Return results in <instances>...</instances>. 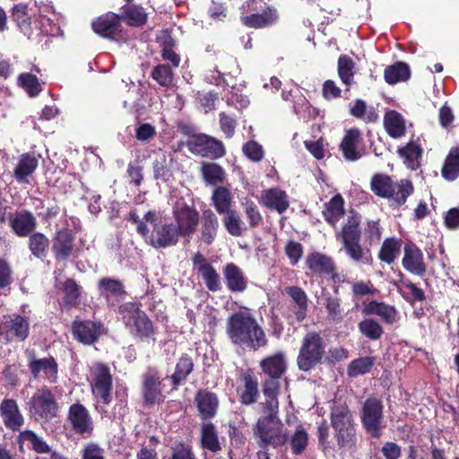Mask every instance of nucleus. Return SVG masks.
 <instances>
[{
	"mask_svg": "<svg viewBox=\"0 0 459 459\" xmlns=\"http://www.w3.org/2000/svg\"><path fill=\"white\" fill-rule=\"evenodd\" d=\"M227 334L234 343L256 351L267 343L265 333L247 311H238L227 320Z\"/></svg>",
	"mask_w": 459,
	"mask_h": 459,
	"instance_id": "nucleus-1",
	"label": "nucleus"
},
{
	"mask_svg": "<svg viewBox=\"0 0 459 459\" xmlns=\"http://www.w3.org/2000/svg\"><path fill=\"white\" fill-rule=\"evenodd\" d=\"M264 416L260 417L256 422L255 435L259 439L261 445L278 447L287 442V433L283 429V425L278 418L279 402L278 399L272 398L265 400L261 403Z\"/></svg>",
	"mask_w": 459,
	"mask_h": 459,
	"instance_id": "nucleus-2",
	"label": "nucleus"
},
{
	"mask_svg": "<svg viewBox=\"0 0 459 459\" xmlns=\"http://www.w3.org/2000/svg\"><path fill=\"white\" fill-rule=\"evenodd\" d=\"M260 367L266 377L263 384V393L265 400L278 399L281 377L287 368L284 353L279 351L264 358L261 360Z\"/></svg>",
	"mask_w": 459,
	"mask_h": 459,
	"instance_id": "nucleus-3",
	"label": "nucleus"
},
{
	"mask_svg": "<svg viewBox=\"0 0 459 459\" xmlns=\"http://www.w3.org/2000/svg\"><path fill=\"white\" fill-rule=\"evenodd\" d=\"M331 425L335 431L339 446L351 447L353 445L355 429L352 415L345 404H334L331 412Z\"/></svg>",
	"mask_w": 459,
	"mask_h": 459,
	"instance_id": "nucleus-4",
	"label": "nucleus"
},
{
	"mask_svg": "<svg viewBox=\"0 0 459 459\" xmlns=\"http://www.w3.org/2000/svg\"><path fill=\"white\" fill-rule=\"evenodd\" d=\"M28 412L36 420L49 421L57 415L58 405L51 390L39 389L27 402Z\"/></svg>",
	"mask_w": 459,
	"mask_h": 459,
	"instance_id": "nucleus-5",
	"label": "nucleus"
},
{
	"mask_svg": "<svg viewBox=\"0 0 459 459\" xmlns=\"http://www.w3.org/2000/svg\"><path fill=\"white\" fill-rule=\"evenodd\" d=\"M119 314L128 330L134 335L149 337L152 332V324L146 314L134 303H126L119 307Z\"/></svg>",
	"mask_w": 459,
	"mask_h": 459,
	"instance_id": "nucleus-6",
	"label": "nucleus"
},
{
	"mask_svg": "<svg viewBox=\"0 0 459 459\" xmlns=\"http://www.w3.org/2000/svg\"><path fill=\"white\" fill-rule=\"evenodd\" d=\"M325 354L323 340L316 333H307L302 342L297 359L299 369L307 371L317 365Z\"/></svg>",
	"mask_w": 459,
	"mask_h": 459,
	"instance_id": "nucleus-7",
	"label": "nucleus"
},
{
	"mask_svg": "<svg viewBox=\"0 0 459 459\" xmlns=\"http://www.w3.org/2000/svg\"><path fill=\"white\" fill-rule=\"evenodd\" d=\"M173 218L176 221V228L182 237L190 238L195 232L199 213L194 206L187 204L184 200H178L173 206ZM189 241V239H187Z\"/></svg>",
	"mask_w": 459,
	"mask_h": 459,
	"instance_id": "nucleus-8",
	"label": "nucleus"
},
{
	"mask_svg": "<svg viewBox=\"0 0 459 459\" xmlns=\"http://www.w3.org/2000/svg\"><path fill=\"white\" fill-rule=\"evenodd\" d=\"M91 392L98 403L108 404L111 402L112 376L103 363L95 364L91 369Z\"/></svg>",
	"mask_w": 459,
	"mask_h": 459,
	"instance_id": "nucleus-9",
	"label": "nucleus"
},
{
	"mask_svg": "<svg viewBox=\"0 0 459 459\" xmlns=\"http://www.w3.org/2000/svg\"><path fill=\"white\" fill-rule=\"evenodd\" d=\"M152 232L148 230L144 241L154 248H167L178 244L179 237L178 229L172 222H154L152 224Z\"/></svg>",
	"mask_w": 459,
	"mask_h": 459,
	"instance_id": "nucleus-10",
	"label": "nucleus"
},
{
	"mask_svg": "<svg viewBox=\"0 0 459 459\" xmlns=\"http://www.w3.org/2000/svg\"><path fill=\"white\" fill-rule=\"evenodd\" d=\"M383 408L382 402L375 397L368 398L362 405L361 421L367 432L373 437H379L381 435Z\"/></svg>",
	"mask_w": 459,
	"mask_h": 459,
	"instance_id": "nucleus-11",
	"label": "nucleus"
},
{
	"mask_svg": "<svg viewBox=\"0 0 459 459\" xmlns=\"http://www.w3.org/2000/svg\"><path fill=\"white\" fill-rule=\"evenodd\" d=\"M30 331L29 321L20 315L5 316L0 324V337L6 342L24 341Z\"/></svg>",
	"mask_w": 459,
	"mask_h": 459,
	"instance_id": "nucleus-12",
	"label": "nucleus"
},
{
	"mask_svg": "<svg viewBox=\"0 0 459 459\" xmlns=\"http://www.w3.org/2000/svg\"><path fill=\"white\" fill-rule=\"evenodd\" d=\"M29 369L32 376L37 378L42 377L50 384L57 381L58 367L53 357L37 359L33 351H27Z\"/></svg>",
	"mask_w": 459,
	"mask_h": 459,
	"instance_id": "nucleus-13",
	"label": "nucleus"
},
{
	"mask_svg": "<svg viewBox=\"0 0 459 459\" xmlns=\"http://www.w3.org/2000/svg\"><path fill=\"white\" fill-rule=\"evenodd\" d=\"M189 150L202 157L221 158L225 154L222 143L211 136L201 134L189 143Z\"/></svg>",
	"mask_w": 459,
	"mask_h": 459,
	"instance_id": "nucleus-14",
	"label": "nucleus"
},
{
	"mask_svg": "<svg viewBox=\"0 0 459 459\" xmlns=\"http://www.w3.org/2000/svg\"><path fill=\"white\" fill-rule=\"evenodd\" d=\"M402 264L403 268L412 274L423 276L426 273L422 251L414 244L408 243L403 248Z\"/></svg>",
	"mask_w": 459,
	"mask_h": 459,
	"instance_id": "nucleus-15",
	"label": "nucleus"
},
{
	"mask_svg": "<svg viewBox=\"0 0 459 459\" xmlns=\"http://www.w3.org/2000/svg\"><path fill=\"white\" fill-rule=\"evenodd\" d=\"M341 150L344 158L355 161L362 157L364 150L360 132L356 128L348 130L342 141Z\"/></svg>",
	"mask_w": 459,
	"mask_h": 459,
	"instance_id": "nucleus-16",
	"label": "nucleus"
},
{
	"mask_svg": "<svg viewBox=\"0 0 459 459\" xmlns=\"http://www.w3.org/2000/svg\"><path fill=\"white\" fill-rule=\"evenodd\" d=\"M104 332L101 324L91 321L74 322L73 325V333L79 342L85 344H91Z\"/></svg>",
	"mask_w": 459,
	"mask_h": 459,
	"instance_id": "nucleus-17",
	"label": "nucleus"
},
{
	"mask_svg": "<svg viewBox=\"0 0 459 459\" xmlns=\"http://www.w3.org/2000/svg\"><path fill=\"white\" fill-rule=\"evenodd\" d=\"M160 379V376L154 370L143 376V394L146 404L152 405L162 400Z\"/></svg>",
	"mask_w": 459,
	"mask_h": 459,
	"instance_id": "nucleus-18",
	"label": "nucleus"
},
{
	"mask_svg": "<svg viewBox=\"0 0 459 459\" xmlns=\"http://www.w3.org/2000/svg\"><path fill=\"white\" fill-rule=\"evenodd\" d=\"M0 413L6 428L15 431L24 423L16 402L13 399H5L0 403Z\"/></svg>",
	"mask_w": 459,
	"mask_h": 459,
	"instance_id": "nucleus-19",
	"label": "nucleus"
},
{
	"mask_svg": "<svg viewBox=\"0 0 459 459\" xmlns=\"http://www.w3.org/2000/svg\"><path fill=\"white\" fill-rule=\"evenodd\" d=\"M195 401L202 419L208 420L216 415L219 401L215 394L207 390H200L197 392Z\"/></svg>",
	"mask_w": 459,
	"mask_h": 459,
	"instance_id": "nucleus-20",
	"label": "nucleus"
},
{
	"mask_svg": "<svg viewBox=\"0 0 459 459\" xmlns=\"http://www.w3.org/2000/svg\"><path fill=\"white\" fill-rule=\"evenodd\" d=\"M39 157L34 152L21 155L13 170V176L19 183H29V177L38 168Z\"/></svg>",
	"mask_w": 459,
	"mask_h": 459,
	"instance_id": "nucleus-21",
	"label": "nucleus"
},
{
	"mask_svg": "<svg viewBox=\"0 0 459 459\" xmlns=\"http://www.w3.org/2000/svg\"><path fill=\"white\" fill-rule=\"evenodd\" d=\"M119 20L118 15L108 13L94 20L91 27L95 33L105 38H112L119 31Z\"/></svg>",
	"mask_w": 459,
	"mask_h": 459,
	"instance_id": "nucleus-22",
	"label": "nucleus"
},
{
	"mask_svg": "<svg viewBox=\"0 0 459 459\" xmlns=\"http://www.w3.org/2000/svg\"><path fill=\"white\" fill-rule=\"evenodd\" d=\"M223 275L228 289L232 292H242L247 288V279L243 271L235 264H227Z\"/></svg>",
	"mask_w": 459,
	"mask_h": 459,
	"instance_id": "nucleus-23",
	"label": "nucleus"
},
{
	"mask_svg": "<svg viewBox=\"0 0 459 459\" xmlns=\"http://www.w3.org/2000/svg\"><path fill=\"white\" fill-rule=\"evenodd\" d=\"M69 420L76 433L83 434L92 430V421L88 411L82 404H73L69 409Z\"/></svg>",
	"mask_w": 459,
	"mask_h": 459,
	"instance_id": "nucleus-24",
	"label": "nucleus"
},
{
	"mask_svg": "<svg viewBox=\"0 0 459 459\" xmlns=\"http://www.w3.org/2000/svg\"><path fill=\"white\" fill-rule=\"evenodd\" d=\"M360 216L351 211L348 213L346 221L344 222L341 230L337 231L335 236L341 242H347V240H359L360 239Z\"/></svg>",
	"mask_w": 459,
	"mask_h": 459,
	"instance_id": "nucleus-25",
	"label": "nucleus"
},
{
	"mask_svg": "<svg viewBox=\"0 0 459 459\" xmlns=\"http://www.w3.org/2000/svg\"><path fill=\"white\" fill-rule=\"evenodd\" d=\"M306 265L314 273L320 275L332 274L335 269L333 260L318 252L311 253L307 256Z\"/></svg>",
	"mask_w": 459,
	"mask_h": 459,
	"instance_id": "nucleus-26",
	"label": "nucleus"
},
{
	"mask_svg": "<svg viewBox=\"0 0 459 459\" xmlns=\"http://www.w3.org/2000/svg\"><path fill=\"white\" fill-rule=\"evenodd\" d=\"M262 204L279 213L284 212L289 207V200L284 191L278 188H270L264 192Z\"/></svg>",
	"mask_w": 459,
	"mask_h": 459,
	"instance_id": "nucleus-27",
	"label": "nucleus"
},
{
	"mask_svg": "<svg viewBox=\"0 0 459 459\" xmlns=\"http://www.w3.org/2000/svg\"><path fill=\"white\" fill-rule=\"evenodd\" d=\"M278 18L275 9L267 8L263 13H255L250 15H242L241 21L244 25L260 29L273 24Z\"/></svg>",
	"mask_w": 459,
	"mask_h": 459,
	"instance_id": "nucleus-28",
	"label": "nucleus"
},
{
	"mask_svg": "<svg viewBox=\"0 0 459 459\" xmlns=\"http://www.w3.org/2000/svg\"><path fill=\"white\" fill-rule=\"evenodd\" d=\"M397 152L408 169L416 170L420 168L423 150L419 143L410 142L405 146L399 148Z\"/></svg>",
	"mask_w": 459,
	"mask_h": 459,
	"instance_id": "nucleus-29",
	"label": "nucleus"
},
{
	"mask_svg": "<svg viewBox=\"0 0 459 459\" xmlns=\"http://www.w3.org/2000/svg\"><path fill=\"white\" fill-rule=\"evenodd\" d=\"M11 227L19 237L28 236L37 226L36 218L30 212H22L11 220Z\"/></svg>",
	"mask_w": 459,
	"mask_h": 459,
	"instance_id": "nucleus-30",
	"label": "nucleus"
},
{
	"mask_svg": "<svg viewBox=\"0 0 459 459\" xmlns=\"http://www.w3.org/2000/svg\"><path fill=\"white\" fill-rule=\"evenodd\" d=\"M384 126L387 134L393 138H401L405 134V120L395 110H389L385 114Z\"/></svg>",
	"mask_w": 459,
	"mask_h": 459,
	"instance_id": "nucleus-31",
	"label": "nucleus"
},
{
	"mask_svg": "<svg viewBox=\"0 0 459 459\" xmlns=\"http://www.w3.org/2000/svg\"><path fill=\"white\" fill-rule=\"evenodd\" d=\"M344 200L341 195H335L325 204L323 214L325 220L335 227L340 219L344 215Z\"/></svg>",
	"mask_w": 459,
	"mask_h": 459,
	"instance_id": "nucleus-32",
	"label": "nucleus"
},
{
	"mask_svg": "<svg viewBox=\"0 0 459 459\" xmlns=\"http://www.w3.org/2000/svg\"><path fill=\"white\" fill-rule=\"evenodd\" d=\"M73 242L74 236L71 230L63 229L56 232L53 248L58 259H66L71 255Z\"/></svg>",
	"mask_w": 459,
	"mask_h": 459,
	"instance_id": "nucleus-33",
	"label": "nucleus"
},
{
	"mask_svg": "<svg viewBox=\"0 0 459 459\" xmlns=\"http://www.w3.org/2000/svg\"><path fill=\"white\" fill-rule=\"evenodd\" d=\"M363 312L367 315H377L388 324L396 321L397 312L395 308L383 302L371 301L365 306Z\"/></svg>",
	"mask_w": 459,
	"mask_h": 459,
	"instance_id": "nucleus-34",
	"label": "nucleus"
},
{
	"mask_svg": "<svg viewBox=\"0 0 459 459\" xmlns=\"http://www.w3.org/2000/svg\"><path fill=\"white\" fill-rule=\"evenodd\" d=\"M99 292L108 303L113 304L112 299H117L124 295L125 290L122 283L114 279L103 278L99 281Z\"/></svg>",
	"mask_w": 459,
	"mask_h": 459,
	"instance_id": "nucleus-35",
	"label": "nucleus"
},
{
	"mask_svg": "<svg viewBox=\"0 0 459 459\" xmlns=\"http://www.w3.org/2000/svg\"><path fill=\"white\" fill-rule=\"evenodd\" d=\"M218 227L219 222L214 213L210 210L204 211L203 212L201 238L205 244L212 243L217 235Z\"/></svg>",
	"mask_w": 459,
	"mask_h": 459,
	"instance_id": "nucleus-36",
	"label": "nucleus"
},
{
	"mask_svg": "<svg viewBox=\"0 0 459 459\" xmlns=\"http://www.w3.org/2000/svg\"><path fill=\"white\" fill-rule=\"evenodd\" d=\"M201 174L204 182L208 185L221 184L226 179V173L222 167L212 162H203Z\"/></svg>",
	"mask_w": 459,
	"mask_h": 459,
	"instance_id": "nucleus-37",
	"label": "nucleus"
},
{
	"mask_svg": "<svg viewBox=\"0 0 459 459\" xmlns=\"http://www.w3.org/2000/svg\"><path fill=\"white\" fill-rule=\"evenodd\" d=\"M394 183L387 175L376 174L371 178L370 186L376 195L387 199V197L393 196L390 191Z\"/></svg>",
	"mask_w": 459,
	"mask_h": 459,
	"instance_id": "nucleus-38",
	"label": "nucleus"
},
{
	"mask_svg": "<svg viewBox=\"0 0 459 459\" xmlns=\"http://www.w3.org/2000/svg\"><path fill=\"white\" fill-rule=\"evenodd\" d=\"M401 240L389 238L384 240L378 253V258L388 264H391L398 257L401 251Z\"/></svg>",
	"mask_w": 459,
	"mask_h": 459,
	"instance_id": "nucleus-39",
	"label": "nucleus"
},
{
	"mask_svg": "<svg viewBox=\"0 0 459 459\" xmlns=\"http://www.w3.org/2000/svg\"><path fill=\"white\" fill-rule=\"evenodd\" d=\"M342 243L347 255L353 261L366 264L372 262L369 251L362 248L359 240H347V242Z\"/></svg>",
	"mask_w": 459,
	"mask_h": 459,
	"instance_id": "nucleus-40",
	"label": "nucleus"
},
{
	"mask_svg": "<svg viewBox=\"0 0 459 459\" xmlns=\"http://www.w3.org/2000/svg\"><path fill=\"white\" fill-rule=\"evenodd\" d=\"M385 80L389 84L407 81L411 73L408 65L403 62L395 63L385 69Z\"/></svg>",
	"mask_w": 459,
	"mask_h": 459,
	"instance_id": "nucleus-41",
	"label": "nucleus"
},
{
	"mask_svg": "<svg viewBox=\"0 0 459 459\" xmlns=\"http://www.w3.org/2000/svg\"><path fill=\"white\" fill-rule=\"evenodd\" d=\"M390 192L393 196H389L387 199L397 205H403L405 204L407 198L412 194L413 186L411 181L407 179H401L394 184V187H392Z\"/></svg>",
	"mask_w": 459,
	"mask_h": 459,
	"instance_id": "nucleus-42",
	"label": "nucleus"
},
{
	"mask_svg": "<svg viewBox=\"0 0 459 459\" xmlns=\"http://www.w3.org/2000/svg\"><path fill=\"white\" fill-rule=\"evenodd\" d=\"M350 112L353 117L366 123L376 122L378 118L376 109L373 107H368L366 102L361 100H357L351 104Z\"/></svg>",
	"mask_w": 459,
	"mask_h": 459,
	"instance_id": "nucleus-43",
	"label": "nucleus"
},
{
	"mask_svg": "<svg viewBox=\"0 0 459 459\" xmlns=\"http://www.w3.org/2000/svg\"><path fill=\"white\" fill-rule=\"evenodd\" d=\"M171 163L172 158L170 155H167L162 152H159L153 162L154 178L163 181L169 180L171 177Z\"/></svg>",
	"mask_w": 459,
	"mask_h": 459,
	"instance_id": "nucleus-44",
	"label": "nucleus"
},
{
	"mask_svg": "<svg viewBox=\"0 0 459 459\" xmlns=\"http://www.w3.org/2000/svg\"><path fill=\"white\" fill-rule=\"evenodd\" d=\"M399 293L409 302L422 301L424 291L410 281L402 280L394 283Z\"/></svg>",
	"mask_w": 459,
	"mask_h": 459,
	"instance_id": "nucleus-45",
	"label": "nucleus"
},
{
	"mask_svg": "<svg viewBox=\"0 0 459 459\" xmlns=\"http://www.w3.org/2000/svg\"><path fill=\"white\" fill-rule=\"evenodd\" d=\"M354 68L353 60L346 55H342L338 59V75L348 88L354 82Z\"/></svg>",
	"mask_w": 459,
	"mask_h": 459,
	"instance_id": "nucleus-46",
	"label": "nucleus"
},
{
	"mask_svg": "<svg viewBox=\"0 0 459 459\" xmlns=\"http://www.w3.org/2000/svg\"><path fill=\"white\" fill-rule=\"evenodd\" d=\"M201 442L203 447L212 452L221 449L215 427L212 423H204L201 429Z\"/></svg>",
	"mask_w": 459,
	"mask_h": 459,
	"instance_id": "nucleus-47",
	"label": "nucleus"
},
{
	"mask_svg": "<svg viewBox=\"0 0 459 459\" xmlns=\"http://www.w3.org/2000/svg\"><path fill=\"white\" fill-rule=\"evenodd\" d=\"M442 175L447 180H455L459 176V148L449 152L442 169Z\"/></svg>",
	"mask_w": 459,
	"mask_h": 459,
	"instance_id": "nucleus-48",
	"label": "nucleus"
},
{
	"mask_svg": "<svg viewBox=\"0 0 459 459\" xmlns=\"http://www.w3.org/2000/svg\"><path fill=\"white\" fill-rule=\"evenodd\" d=\"M128 220L136 225V231L143 238L147 235V231L149 230L147 223L153 224L158 221V213L155 211L147 212L143 219L134 212L129 213Z\"/></svg>",
	"mask_w": 459,
	"mask_h": 459,
	"instance_id": "nucleus-49",
	"label": "nucleus"
},
{
	"mask_svg": "<svg viewBox=\"0 0 459 459\" xmlns=\"http://www.w3.org/2000/svg\"><path fill=\"white\" fill-rule=\"evenodd\" d=\"M13 16L21 31L30 37L32 34V26L27 14V5L23 4H16L13 7Z\"/></svg>",
	"mask_w": 459,
	"mask_h": 459,
	"instance_id": "nucleus-50",
	"label": "nucleus"
},
{
	"mask_svg": "<svg viewBox=\"0 0 459 459\" xmlns=\"http://www.w3.org/2000/svg\"><path fill=\"white\" fill-rule=\"evenodd\" d=\"M308 444V434L303 426L296 427L294 433L290 437V446L294 455H300Z\"/></svg>",
	"mask_w": 459,
	"mask_h": 459,
	"instance_id": "nucleus-51",
	"label": "nucleus"
},
{
	"mask_svg": "<svg viewBox=\"0 0 459 459\" xmlns=\"http://www.w3.org/2000/svg\"><path fill=\"white\" fill-rule=\"evenodd\" d=\"M286 293L293 299L298 305L299 311L297 312V318L302 320L305 317L307 307V297L305 291L299 287H288L285 289Z\"/></svg>",
	"mask_w": 459,
	"mask_h": 459,
	"instance_id": "nucleus-52",
	"label": "nucleus"
},
{
	"mask_svg": "<svg viewBox=\"0 0 459 459\" xmlns=\"http://www.w3.org/2000/svg\"><path fill=\"white\" fill-rule=\"evenodd\" d=\"M18 84L30 97H35L42 91L37 76L30 73L21 74L18 77Z\"/></svg>",
	"mask_w": 459,
	"mask_h": 459,
	"instance_id": "nucleus-53",
	"label": "nucleus"
},
{
	"mask_svg": "<svg viewBox=\"0 0 459 459\" xmlns=\"http://www.w3.org/2000/svg\"><path fill=\"white\" fill-rule=\"evenodd\" d=\"M132 26H141L146 22V13L143 8L135 5H127L124 7L123 14L120 17Z\"/></svg>",
	"mask_w": 459,
	"mask_h": 459,
	"instance_id": "nucleus-54",
	"label": "nucleus"
},
{
	"mask_svg": "<svg viewBox=\"0 0 459 459\" xmlns=\"http://www.w3.org/2000/svg\"><path fill=\"white\" fill-rule=\"evenodd\" d=\"M193 368L194 363L192 359L186 355L182 356L177 363L176 370L171 377L173 384L177 385L182 380H185L186 377L192 372Z\"/></svg>",
	"mask_w": 459,
	"mask_h": 459,
	"instance_id": "nucleus-55",
	"label": "nucleus"
},
{
	"mask_svg": "<svg viewBox=\"0 0 459 459\" xmlns=\"http://www.w3.org/2000/svg\"><path fill=\"white\" fill-rule=\"evenodd\" d=\"M212 202L219 213L228 212L231 204V195L227 188L217 187L212 195Z\"/></svg>",
	"mask_w": 459,
	"mask_h": 459,
	"instance_id": "nucleus-56",
	"label": "nucleus"
},
{
	"mask_svg": "<svg viewBox=\"0 0 459 459\" xmlns=\"http://www.w3.org/2000/svg\"><path fill=\"white\" fill-rule=\"evenodd\" d=\"M19 440L22 443H24L26 441L30 442L32 448L37 453L42 454V453L51 452L49 446L43 440V438L37 436L31 430H24V431L21 432L19 435Z\"/></svg>",
	"mask_w": 459,
	"mask_h": 459,
	"instance_id": "nucleus-57",
	"label": "nucleus"
},
{
	"mask_svg": "<svg viewBox=\"0 0 459 459\" xmlns=\"http://www.w3.org/2000/svg\"><path fill=\"white\" fill-rule=\"evenodd\" d=\"M360 333L370 340H379L384 333L382 326L376 320L368 318L359 324Z\"/></svg>",
	"mask_w": 459,
	"mask_h": 459,
	"instance_id": "nucleus-58",
	"label": "nucleus"
},
{
	"mask_svg": "<svg viewBox=\"0 0 459 459\" xmlns=\"http://www.w3.org/2000/svg\"><path fill=\"white\" fill-rule=\"evenodd\" d=\"M374 365V359L371 357H362L352 360L348 367V374L350 377H357L366 374Z\"/></svg>",
	"mask_w": 459,
	"mask_h": 459,
	"instance_id": "nucleus-59",
	"label": "nucleus"
},
{
	"mask_svg": "<svg viewBox=\"0 0 459 459\" xmlns=\"http://www.w3.org/2000/svg\"><path fill=\"white\" fill-rule=\"evenodd\" d=\"M152 77L163 87H169L173 82L172 70L166 65H156L152 72Z\"/></svg>",
	"mask_w": 459,
	"mask_h": 459,
	"instance_id": "nucleus-60",
	"label": "nucleus"
},
{
	"mask_svg": "<svg viewBox=\"0 0 459 459\" xmlns=\"http://www.w3.org/2000/svg\"><path fill=\"white\" fill-rule=\"evenodd\" d=\"M199 273L209 290L217 291L221 289L220 275L212 265L203 268Z\"/></svg>",
	"mask_w": 459,
	"mask_h": 459,
	"instance_id": "nucleus-61",
	"label": "nucleus"
},
{
	"mask_svg": "<svg viewBox=\"0 0 459 459\" xmlns=\"http://www.w3.org/2000/svg\"><path fill=\"white\" fill-rule=\"evenodd\" d=\"M48 239L42 233H35L30 238V249L38 257L45 256Z\"/></svg>",
	"mask_w": 459,
	"mask_h": 459,
	"instance_id": "nucleus-62",
	"label": "nucleus"
},
{
	"mask_svg": "<svg viewBox=\"0 0 459 459\" xmlns=\"http://www.w3.org/2000/svg\"><path fill=\"white\" fill-rule=\"evenodd\" d=\"M328 316L333 322H341L343 318V312L341 308L340 299L337 297H326L325 302Z\"/></svg>",
	"mask_w": 459,
	"mask_h": 459,
	"instance_id": "nucleus-63",
	"label": "nucleus"
},
{
	"mask_svg": "<svg viewBox=\"0 0 459 459\" xmlns=\"http://www.w3.org/2000/svg\"><path fill=\"white\" fill-rule=\"evenodd\" d=\"M224 224L228 232L235 237L242 234V221L235 212H228L224 218Z\"/></svg>",
	"mask_w": 459,
	"mask_h": 459,
	"instance_id": "nucleus-64",
	"label": "nucleus"
}]
</instances>
